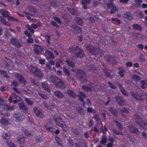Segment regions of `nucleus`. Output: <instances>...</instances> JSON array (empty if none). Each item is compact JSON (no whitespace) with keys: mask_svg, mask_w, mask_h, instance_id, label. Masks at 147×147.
Segmentation results:
<instances>
[{"mask_svg":"<svg viewBox=\"0 0 147 147\" xmlns=\"http://www.w3.org/2000/svg\"><path fill=\"white\" fill-rule=\"evenodd\" d=\"M50 79L56 86L61 88H65V86L63 83L60 79L56 76H51L50 77Z\"/></svg>","mask_w":147,"mask_h":147,"instance_id":"f257e3e1","label":"nucleus"},{"mask_svg":"<svg viewBox=\"0 0 147 147\" xmlns=\"http://www.w3.org/2000/svg\"><path fill=\"white\" fill-rule=\"evenodd\" d=\"M54 121L56 124L62 127L64 130L66 131L68 129L67 127L65 124V123L63 121L60 117L57 119L54 118Z\"/></svg>","mask_w":147,"mask_h":147,"instance_id":"f03ea898","label":"nucleus"},{"mask_svg":"<svg viewBox=\"0 0 147 147\" xmlns=\"http://www.w3.org/2000/svg\"><path fill=\"white\" fill-rule=\"evenodd\" d=\"M113 0H109L108 3L107 4V6L109 8H111L110 11V13H114L116 11H117L118 10L117 7L113 3Z\"/></svg>","mask_w":147,"mask_h":147,"instance_id":"7ed1b4c3","label":"nucleus"},{"mask_svg":"<svg viewBox=\"0 0 147 147\" xmlns=\"http://www.w3.org/2000/svg\"><path fill=\"white\" fill-rule=\"evenodd\" d=\"M135 118L136 123L141 127L145 129H147V123H144L142 122V118L138 115H136Z\"/></svg>","mask_w":147,"mask_h":147,"instance_id":"20e7f679","label":"nucleus"},{"mask_svg":"<svg viewBox=\"0 0 147 147\" xmlns=\"http://www.w3.org/2000/svg\"><path fill=\"white\" fill-rule=\"evenodd\" d=\"M0 13L2 14V15L4 17H7L8 18V20L9 21H17V20L16 18H14L12 16H9V13L8 12L7 10H1L0 11Z\"/></svg>","mask_w":147,"mask_h":147,"instance_id":"39448f33","label":"nucleus"},{"mask_svg":"<svg viewBox=\"0 0 147 147\" xmlns=\"http://www.w3.org/2000/svg\"><path fill=\"white\" fill-rule=\"evenodd\" d=\"M75 71L77 74L78 77L80 78L81 81L84 82L86 81L85 78V73L83 71L77 69Z\"/></svg>","mask_w":147,"mask_h":147,"instance_id":"423d86ee","label":"nucleus"},{"mask_svg":"<svg viewBox=\"0 0 147 147\" xmlns=\"http://www.w3.org/2000/svg\"><path fill=\"white\" fill-rule=\"evenodd\" d=\"M45 48V47L42 46L36 45L33 51L36 54H38L40 53V52H43Z\"/></svg>","mask_w":147,"mask_h":147,"instance_id":"0eeeda50","label":"nucleus"},{"mask_svg":"<svg viewBox=\"0 0 147 147\" xmlns=\"http://www.w3.org/2000/svg\"><path fill=\"white\" fill-rule=\"evenodd\" d=\"M20 100V97L18 96L15 94H13L10 97L9 99V101L10 102H13L14 103H16L18 101H19Z\"/></svg>","mask_w":147,"mask_h":147,"instance_id":"6e6552de","label":"nucleus"},{"mask_svg":"<svg viewBox=\"0 0 147 147\" xmlns=\"http://www.w3.org/2000/svg\"><path fill=\"white\" fill-rule=\"evenodd\" d=\"M44 55L46 57L47 59L49 60V59H53L55 58L54 55L53 53L50 51L48 50H46L45 51Z\"/></svg>","mask_w":147,"mask_h":147,"instance_id":"1a4fd4ad","label":"nucleus"},{"mask_svg":"<svg viewBox=\"0 0 147 147\" xmlns=\"http://www.w3.org/2000/svg\"><path fill=\"white\" fill-rule=\"evenodd\" d=\"M116 101L120 105H124L125 104V99L119 96H117L115 97Z\"/></svg>","mask_w":147,"mask_h":147,"instance_id":"9d476101","label":"nucleus"},{"mask_svg":"<svg viewBox=\"0 0 147 147\" xmlns=\"http://www.w3.org/2000/svg\"><path fill=\"white\" fill-rule=\"evenodd\" d=\"M11 43L13 45L17 47H20L21 45L18 40L15 38H13L10 40Z\"/></svg>","mask_w":147,"mask_h":147,"instance_id":"9b49d317","label":"nucleus"},{"mask_svg":"<svg viewBox=\"0 0 147 147\" xmlns=\"http://www.w3.org/2000/svg\"><path fill=\"white\" fill-rule=\"evenodd\" d=\"M14 117L18 121H22L25 118L24 116L22 114L19 113H16L14 115Z\"/></svg>","mask_w":147,"mask_h":147,"instance_id":"f8f14e48","label":"nucleus"},{"mask_svg":"<svg viewBox=\"0 0 147 147\" xmlns=\"http://www.w3.org/2000/svg\"><path fill=\"white\" fill-rule=\"evenodd\" d=\"M129 131L131 133L135 134H140V131L136 128L134 127L132 125H130L128 127Z\"/></svg>","mask_w":147,"mask_h":147,"instance_id":"ddd939ff","label":"nucleus"},{"mask_svg":"<svg viewBox=\"0 0 147 147\" xmlns=\"http://www.w3.org/2000/svg\"><path fill=\"white\" fill-rule=\"evenodd\" d=\"M34 112L37 116L39 117H43L44 115L42 111L38 109L37 108L35 107L34 109Z\"/></svg>","mask_w":147,"mask_h":147,"instance_id":"4468645a","label":"nucleus"},{"mask_svg":"<svg viewBox=\"0 0 147 147\" xmlns=\"http://www.w3.org/2000/svg\"><path fill=\"white\" fill-rule=\"evenodd\" d=\"M86 47L88 51L91 54H93L96 50V49L92 45H88L86 46Z\"/></svg>","mask_w":147,"mask_h":147,"instance_id":"2eb2a0df","label":"nucleus"},{"mask_svg":"<svg viewBox=\"0 0 147 147\" xmlns=\"http://www.w3.org/2000/svg\"><path fill=\"white\" fill-rule=\"evenodd\" d=\"M91 0H82L81 4L83 5V7L84 9H87V4H90Z\"/></svg>","mask_w":147,"mask_h":147,"instance_id":"dca6fc26","label":"nucleus"},{"mask_svg":"<svg viewBox=\"0 0 147 147\" xmlns=\"http://www.w3.org/2000/svg\"><path fill=\"white\" fill-rule=\"evenodd\" d=\"M0 122L2 125H7L9 124L8 121V119L4 117H3L0 120Z\"/></svg>","mask_w":147,"mask_h":147,"instance_id":"f3484780","label":"nucleus"},{"mask_svg":"<svg viewBox=\"0 0 147 147\" xmlns=\"http://www.w3.org/2000/svg\"><path fill=\"white\" fill-rule=\"evenodd\" d=\"M6 67H8L7 68L8 69H11L13 68V63L9 59H7L6 61Z\"/></svg>","mask_w":147,"mask_h":147,"instance_id":"a211bd4d","label":"nucleus"},{"mask_svg":"<svg viewBox=\"0 0 147 147\" xmlns=\"http://www.w3.org/2000/svg\"><path fill=\"white\" fill-rule=\"evenodd\" d=\"M79 93L80 95H78L79 99L81 101H83V99L86 98V96L84 93L81 92L80 91Z\"/></svg>","mask_w":147,"mask_h":147,"instance_id":"6ab92c4d","label":"nucleus"},{"mask_svg":"<svg viewBox=\"0 0 147 147\" xmlns=\"http://www.w3.org/2000/svg\"><path fill=\"white\" fill-rule=\"evenodd\" d=\"M71 30L77 33H80L81 32V29L80 28L77 27L76 25H74L72 28Z\"/></svg>","mask_w":147,"mask_h":147,"instance_id":"aec40b11","label":"nucleus"},{"mask_svg":"<svg viewBox=\"0 0 147 147\" xmlns=\"http://www.w3.org/2000/svg\"><path fill=\"white\" fill-rule=\"evenodd\" d=\"M45 127L48 131H50L51 132H53V129L52 127L51 124L50 122L45 125Z\"/></svg>","mask_w":147,"mask_h":147,"instance_id":"412c9836","label":"nucleus"},{"mask_svg":"<svg viewBox=\"0 0 147 147\" xmlns=\"http://www.w3.org/2000/svg\"><path fill=\"white\" fill-rule=\"evenodd\" d=\"M43 104L44 106L48 109H51L56 107L54 103H51L49 106H48L47 103L46 102H44Z\"/></svg>","mask_w":147,"mask_h":147,"instance_id":"4be33fe9","label":"nucleus"},{"mask_svg":"<svg viewBox=\"0 0 147 147\" xmlns=\"http://www.w3.org/2000/svg\"><path fill=\"white\" fill-rule=\"evenodd\" d=\"M16 78L21 82L24 84H26V82L22 76L19 74H17L16 76Z\"/></svg>","mask_w":147,"mask_h":147,"instance_id":"5701e85b","label":"nucleus"},{"mask_svg":"<svg viewBox=\"0 0 147 147\" xmlns=\"http://www.w3.org/2000/svg\"><path fill=\"white\" fill-rule=\"evenodd\" d=\"M77 51L78 52V53L76 54L77 55L78 57H82L84 56L83 51L82 49H77Z\"/></svg>","mask_w":147,"mask_h":147,"instance_id":"b1692460","label":"nucleus"},{"mask_svg":"<svg viewBox=\"0 0 147 147\" xmlns=\"http://www.w3.org/2000/svg\"><path fill=\"white\" fill-rule=\"evenodd\" d=\"M25 138L23 136H20L18 138V141L21 144H23L24 143Z\"/></svg>","mask_w":147,"mask_h":147,"instance_id":"393cba45","label":"nucleus"},{"mask_svg":"<svg viewBox=\"0 0 147 147\" xmlns=\"http://www.w3.org/2000/svg\"><path fill=\"white\" fill-rule=\"evenodd\" d=\"M34 74L38 77L41 78H42L43 76L42 72L39 69L37 70V71Z\"/></svg>","mask_w":147,"mask_h":147,"instance_id":"a878e982","label":"nucleus"},{"mask_svg":"<svg viewBox=\"0 0 147 147\" xmlns=\"http://www.w3.org/2000/svg\"><path fill=\"white\" fill-rule=\"evenodd\" d=\"M55 96L58 98H62L64 96L62 93L59 91H56L54 92Z\"/></svg>","mask_w":147,"mask_h":147,"instance_id":"bb28decb","label":"nucleus"},{"mask_svg":"<svg viewBox=\"0 0 147 147\" xmlns=\"http://www.w3.org/2000/svg\"><path fill=\"white\" fill-rule=\"evenodd\" d=\"M123 17L127 19H130L132 18V16L131 13L129 12H127L123 14Z\"/></svg>","mask_w":147,"mask_h":147,"instance_id":"cd10ccee","label":"nucleus"},{"mask_svg":"<svg viewBox=\"0 0 147 147\" xmlns=\"http://www.w3.org/2000/svg\"><path fill=\"white\" fill-rule=\"evenodd\" d=\"M118 86L119 88H120L121 92L125 96H127L128 95L127 93L124 90V89L122 88V86L121 84H118Z\"/></svg>","mask_w":147,"mask_h":147,"instance_id":"c85d7f7f","label":"nucleus"},{"mask_svg":"<svg viewBox=\"0 0 147 147\" xmlns=\"http://www.w3.org/2000/svg\"><path fill=\"white\" fill-rule=\"evenodd\" d=\"M30 69L31 71L34 74H35V73L37 71V70L39 69L36 67L32 66H30Z\"/></svg>","mask_w":147,"mask_h":147,"instance_id":"c756f323","label":"nucleus"},{"mask_svg":"<svg viewBox=\"0 0 147 147\" xmlns=\"http://www.w3.org/2000/svg\"><path fill=\"white\" fill-rule=\"evenodd\" d=\"M20 107V109L26 111L27 110V108L24 105V103L22 102L19 105Z\"/></svg>","mask_w":147,"mask_h":147,"instance_id":"7c9ffc66","label":"nucleus"},{"mask_svg":"<svg viewBox=\"0 0 147 147\" xmlns=\"http://www.w3.org/2000/svg\"><path fill=\"white\" fill-rule=\"evenodd\" d=\"M113 122L114 123L116 124L120 130H121L123 129V127L120 123L115 120L113 121Z\"/></svg>","mask_w":147,"mask_h":147,"instance_id":"2f4dec72","label":"nucleus"},{"mask_svg":"<svg viewBox=\"0 0 147 147\" xmlns=\"http://www.w3.org/2000/svg\"><path fill=\"white\" fill-rule=\"evenodd\" d=\"M24 133H25V135L28 137H31L33 135V133H31L29 131H28L27 130H25L24 131Z\"/></svg>","mask_w":147,"mask_h":147,"instance_id":"473e14b6","label":"nucleus"},{"mask_svg":"<svg viewBox=\"0 0 147 147\" xmlns=\"http://www.w3.org/2000/svg\"><path fill=\"white\" fill-rule=\"evenodd\" d=\"M82 88L84 90L86 91L90 92L91 91L92 87H89L88 86H82Z\"/></svg>","mask_w":147,"mask_h":147,"instance_id":"72a5a7b5","label":"nucleus"},{"mask_svg":"<svg viewBox=\"0 0 147 147\" xmlns=\"http://www.w3.org/2000/svg\"><path fill=\"white\" fill-rule=\"evenodd\" d=\"M105 59L109 62L114 61V59L110 56H106L105 57Z\"/></svg>","mask_w":147,"mask_h":147,"instance_id":"f704fd0d","label":"nucleus"},{"mask_svg":"<svg viewBox=\"0 0 147 147\" xmlns=\"http://www.w3.org/2000/svg\"><path fill=\"white\" fill-rule=\"evenodd\" d=\"M67 92L70 96L74 98H75L76 97V95L73 91L71 90H68L67 91Z\"/></svg>","mask_w":147,"mask_h":147,"instance_id":"c9c22d12","label":"nucleus"},{"mask_svg":"<svg viewBox=\"0 0 147 147\" xmlns=\"http://www.w3.org/2000/svg\"><path fill=\"white\" fill-rule=\"evenodd\" d=\"M42 88H43L45 90H47L48 91H49V90L48 88V86H47V83L45 82H42Z\"/></svg>","mask_w":147,"mask_h":147,"instance_id":"e433bc0d","label":"nucleus"},{"mask_svg":"<svg viewBox=\"0 0 147 147\" xmlns=\"http://www.w3.org/2000/svg\"><path fill=\"white\" fill-rule=\"evenodd\" d=\"M8 30H6L4 33V37L6 39H7L11 36V34L8 32Z\"/></svg>","mask_w":147,"mask_h":147,"instance_id":"4c0bfd02","label":"nucleus"},{"mask_svg":"<svg viewBox=\"0 0 147 147\" xmlns=\"http://www.w3.org/2000/svg\"><path fill=\"white\" fill-rule=\"evenodd\" d=\"M133 27L134 29H137L138 30L141 31L142 30V28L141 26L138 24H134L133 26Z\"/></svg>","mask_w":147,"mask_h":147,"instance_id":"58836bf2","label":"nucleus"},{"mask_svg":"<svg viewBox=\"0 0 147 147\" xmlns=\"http://www.w3.org/2000/svg\"><path fill=\"white\" fill-rule=\"evenodd\" d=\"M2 137L4 139H8L10 138L11 136L9 134H7L5 133H3L2 135Z\"/></svg>","mask_w":147,"mask_h":147,"instance_id":"ea45409f","label":"nucleus"},{"mask_svg":"<svg viewBox=\"0 0 147 147\" xmlns=\"http://www.w3.org/2000/svg\"><path fill=\"white\" fill-rule=\"evenodd\" d=\"M132 78L133 80L136 82L140 80L139 77L136 75H133Z\"/></svg>","mask_w":147,"mask_h":147,"instance_id":"a19ab883","label":"nucleus"},{"mask_svg":"<svg viewBox=\"0 0 147 147\" xmlns=\"http://www.w3.org/2000/svg\"><path fill=\"white\" fill-rule=\"evenodd\" d=\"M66 62L69 66L71 67H74V63L68 59L66 60Z\"/></svg>","mask_w":147,"mask_h":147,"instance_id":"79ce46f5","label":"nucleus"},{"mask_svg":"<svg viewBox=\"0 0 147 147\" xmlns=\"http://www.w3.org/2000/svg\"><path fill=\"white\" fill-rule=\"evenodd\" d=\"M134 97L136 99L141 100H142V98L141 95H140L138 94H133Z\"/></svg>","mask_w":147,"mask_h":147,"instance_id":"37998d69","label":"nucleus"},{"mask_svg":"<svg viewBox=\"0 0 147 147\" xmlns=\"http://www.w3.org/2000/svg\"><path fill=\"white\" fill-rule=\"evenodd\" d=\"M75 20L76 23L79 25H82L83 24L82 20L79 18H75Z\"/></svg>","mask_w":147,"mask_h":147,"instance_id":"c03bdc74","label":"nucleus"},{"mask_svg":"<svg viewBox=\"0 0 147 147\" xmlns=\"http://www.w3.org/2000/svg\"><path fill=\"white\" fill-rule=\"evenodd\" d=\"M68 10L72 14L76 15H77V13L73 9L68 8Z\"/></svg>","mask_w":147,"mask_h":147,"instance_id":"a18cd8bd","label":"nucleus"},{"mask_svg":"<svg viewBox=\"0 0 147 147\" xmlns=\"http://www.w3.org/2000/svg\"><path fill=\"white\" fill-rule=\"evenodd\" d=\"M107 142V138L105 136H102V140L100 142V143L102 144H105Z\"/></svg>","mask_w":147,"mask_h":147,"instance_id":"49530a36","label":"nucleus"},{"mask_svg":"<svg viewBox=\"0 0 147 147\" xmlns=\"http://www.w3.org/2000/svg\"><path fill=\"white\" fill-rule=\"evenodd\" d=\"M45 39L46 40L47 42L49 44H50V40L51 36H50L47 35L45 36Z\"/></svg>","mask_w":147,"mask_h":147,"instance_id":"de8ad7c7","label":"nucleus"},{"mask_svg":"<svg viewBox=\"0 0 147 147\" xmlns=\"http://www.w3.org/2000/svg\"><path fill=\"white\" fill-rule=\"evenodd\" d=\"M7 142L8 145L10 147H16L10 140H7Z\"/></svg>","mask_w":147,"mask_h":147,"instance_id":"09e8293b","label":"nucleus"},{"mask_svg":"<svg viewBox=\"0 0 147 147\" xmlns=\"http://www.w3.org/2000/svg\"><path fill=\"white\" fill-rule=\"evenodd\" d=\"M46 70L47 71H51L52 67L49 63H47L46 64Z\"/></svg>","mask_w":147,"mask_h":147,"instance_id":"8fccbe9b","label":"nucleus"},{"mask_svg":"<svg viewBox=\"0 0 147 147\" xmlns=\"http://www.w3.org/2000/svg\"><path fill=\"white\" fill-rule=\"evenodd\" d=\"M0 21H1L3 24L7 26H9L10 25L9 24L7 23L5 20H4L2 17H0Z\"/></svg>","mask_w":147,"mask_h":147,"instance_id":"3c124183","label":"nucleus"},{"mask_svg":"<svg viewBox=\"0 0 147 147\" xmlns=\"http://www.w3.org/2000/svg\"><path fill=\"white\" fill-rule=\"evenodd\" d=\"M119 74L121 77H123L124 75L123 74V72L124 71V70L122 68H119Z\"/></svg>","mask_w":147,"mask_h":147,"instance_id":"603ef678","label":"nucleus"},{"mask_svg":"<svg viewBox=\"0 0 147 147\" xmlns=\"http://www.w3.org/2000/svg\"><path fill=\"white\" fill-rule=\"evenodd\" d=\"M112 131L115 134H117V135H119V134H120V135H123V134L121 133V131H117V130H116L115 129H112Z\"/></svg>","mask_w":147,"mask_h":147,"instance_id":"864d4df0","label":"nucleus"},{"mask_svg":"<svg viewBox=\"0 0 147 147\" xmlns=\"http://www.w3.org/2000/svg\"><path fill=\"white\" fill-rule=\"evenodd\" d=\"M0 74L4 76L5 77L8 78H9L7 74L3 70L0 71Z\"/></svg>","mask_w":147,"mask_h":147,"instance_id":"5fc2aeb1","label":"nucleus"},{"mask_svg":"<svg viewBox=\"0 0 147 147\" xmlns=\"http://www.w3.org/2000/svg\"><path fill=\"white\" fill-rule=\"evenodd\" d=\"M63 71L65 73L66 75L69 76L70 75V74L68 69L65 67H63Z\"/></svg>","mask_w":147,"mask_h":147,"instance_id":"6e6d98bb","label":"nucleus"},{"mask_svg":"<svg viewBox=\"0 0 147 147\" xmlns=\"http://www.w3.org/2000/svg\"><path fill=\"white\" fill-rule=\"evenodd\" d=\"M28 9L29 11L33 13H36L37 11V10L36 9L32 7H29Z\"/></svg>","mask_w":147,"mask_h":147,"instance_id":"4d7b16f0","label":"nucleus"},{"mask_svg":"<svg viewBox=\"0 0 147 147\" xmlns=\"http://www.w3.org/2000/svg\"><path fill=\"white\" fill-rule=\"evenodd\" d=\"M5 107L6 109L8 110L11 111L14 109V108L13 106H11L7 105H6Z\"/></svg>","mask_w":147,"mask_h":147,"instance_id":"13d9d810","label":"nucleus"},{"mask_svg":"<svg viewBox=\"0 0 147 147\" xmlns=\"http://www.w3.org/2000/svg\"><path fill=\"white\" fill-rule=\"evenodd\" d=\"M87 111L89 113H96L95 110L93 109L91 107H88L87 109Z\"/></svg>","mask_w":147,"mask_h":147,"instance_id":"bf43d9fd","label":"nucleus"},{"mask_svg":"<svg viewBox=\"0 0 147 147\" xmlns=\"http://www.w3.org/2000/svg\"><path fill=\"white\" fill-rule=\"evenodd\" d=\"M100 130L104 134H105L107 131V129L106 128L105 126H104L103 127L101 128Z\"/></svg>","mask_w":147,"mask_h":147,"instance_id":"052dcab7","label":"nucleus"},{"mask_svg":"<svg viewBox=\"0 0 147 147\" xmlns=\"http://www.w3.org/2000/svg\"><path fill=\"white\" fill-rule=\"evenodd\" d=\"M25 100L28 104L30 105H32L33 104V102H32L29 99L25 98Z\"/></svg>","mask_w":147,"mask_h":147,"instance_id":"680f3d73","label":"nucleus"},{"mask_svg":"<svg viewBox=\"0 0 147 147\" xmlns=\"http://www.w3.org/2000/svg\"><path fill=\"white\" fill-rule=\"evenodd\" d=\"M134 36L137 38H141L142 36V35L138 33H134Z\"/></svg>","mask_w":147,"mask_h":147,"instance_id":"e2e57ef3","label":"nucleus"},{"mask_svg":"<svg viewBox=\"0 0 147 147\" xmlns=\"http://www.w3.org/2000/svg\"><path fill=\"white\" fill-rule=\"evenodd\" d=\"M39 95L43 98L47 99L49 98V97L46 95L39 93Z\"/></svg>","mask_w":147,"mask_h":147,"instance_id":"0e129e2a","label":"nucleus"},{"mask_svg":"<svg viewBox=\"0 0 147 147\" xmlns=\"http://www.w3.org/2000/svg\"><path fill=\"white\" fill-rule=\"evenodd\" d=\"M76 110L80 113H83L84 110L81 107H78L76 108Z\"/></svg>","mask_w":147,"mask_h":147,"instance_id":"69168bd1","label":"nucleus"},{"mask_svg":"<svg viewBox=\"0 0 147 147\" xmlns=\"http://www.w3.org/2000/svg\"><path fill=\"white\" fill-rule=\"evenodd\" d=\"M55 140L56 142L57 143L59 144L60 145V142H61V140L60 139L59 137L56 136L55 138Z\"/></svg>","mask_w":147,"mask_h":147,"instance_id":"338daca9","label":"nucleus"},{"mask_svg":"<svg viewBox=\"0 0 147 147\" xmlns=\"http://www.w3.org/2000/svg\"><path fill=\"white\" fill-rule=\"evenodd\" d=\"M140 83L141 85V87L144 89L145 88V82L144 81L142 80L140 81Z\"/></svg>","mask_w":147,"mask_h":147,"instance_id":"774afa93","label":"nucleus"}]
</instances>
